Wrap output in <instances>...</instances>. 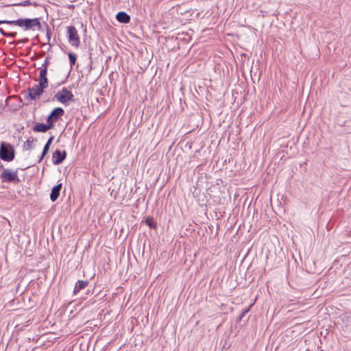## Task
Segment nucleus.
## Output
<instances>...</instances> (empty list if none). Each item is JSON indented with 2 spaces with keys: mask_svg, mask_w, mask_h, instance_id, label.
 <instances>
[{
  "mask_svg": "<svg viewBox=\"0 0 351 351\" xmlns=\"http://www.w3.org/2000/svg\"><path fill=\"white\" fill-rule=\"evenodd\" d=\"M52 128H53V127L49 123H47L46 124L38 123H36L33 127V130L35 132H46Z\"/></svg>",
  "mask_w": 351,
  "mask_h": 351,
  "instance_id": "9",
  "label": "nucleus"
},
{
  "mask_svg": "<svg viewBox=\"0 0 351 351\" xmlns=\"http://www.w3.org/2000/svg\"><path fill=\"white\" fill-rule=\"evenodd\" d=\"M145 222L150 228L156 229L157 223L154 219L153 217H149L146 218Z\"/></svg>",
  "mask_w": 351,
  "mask_h": 351,
  "instance_id": "14",
  "label": "nucleus"
},
{
  "mask_svg": "<svg viewBox=\"0 0 351 351\" xmlns=\"http://www.w3.org/2000/svg\"><path fill=\"white\" fill-rule=\"evenodd\" d=\"M28 41V38H25L24 40L20 41V43H27Z\"/></svg>",
  "mask_w": 351,
  "mask_h": 351,
  "instance_id": "24",
  "label": "nucleus"
},
{
  "mask_svg": "<svg viewBox=\"0 0 351 351\" xmlns=\"http://www.w3.org/2000/svg\"><path fill=\"white\" fill-rule=\"evenodd\" d=\"M66 153L65 151L61 152L60 150H56L52 156L53 164L58 165L61 164L66 158Z\"/></svg>",
  "mask_w": 351,
  "mask_h": 351,
  "instance_id": "8",
  "label": "nucleus"
},
{
  "mask_svg": "<svg viewBox=\"0 0 351 351\" xmlns=\"http://www.w3.org/2000/svg\"><path fill=\"white\" fill-rule=\"evenodd\" d=\"M47 35H49V34L47 33ZM48 39L49 40L50 39V37L49 36H48Z\"/></svg>",
  "mask_w": 351,
  "mask_h": 351,
  "instance_id": "25",
  "label": "nucleus"
},
{
  "mask_svg": "<svg viewBox=\"0 0 351 351\" xmlns=\"http://www.w3.org/2000/svg\"><path fill=\"white\" fill-rule=\"evenodd\" d=\"M117 20L122 23H128L130 21V16L125 12H119L116 15Z\"/></svg>",
  "mask_w": 351,
  "mask_h": 351,
  "instance_id": "11",
  "label": "nucleus"
},
{
  "mask_svg": "<svg viewBox=\"0 0 351 351\" xmlns=\"http://www.w3.org/2000/svg\"><path fill=\"white\" fill-rule=\"evenodd\" d=\"M49 64V58H46L45 60V62L44 63L42 64V67H45V68H48V65Z\"/></svg>",
  "mask_w": 351,
  "mask_h": 351,
  "instance_id": "22",
  "label": "nucleus"
},
{
  "mask_svg": "<svg viewBox=\"0 0 351 351\" xmlns=\"http://www.w3.org/2000/svg\"><path fill=\"white\" fill-rule=\"evenodd\" d=\"M45 88L38 84H35L32 88H28V97L32 100H36L40 98L43 93Z\"/></svg>",
  "mask_w": 351,
  "mask_h": 351,
  "instance_id": "6",
  "label": "nucleus"
},
{
  "mask_svg": "<svg viewBox=\"0 0 351 351\" xmlns=\"http://www.w3.org/2000/svg\"><path fill=\"white\" fill-rule=\"evenodd\" d=\"M7 24L16 25L24 29V19H19L15 21H8Z\"/></svg>",
  "mask_w": 351,
  "mask_h": 351,
  "instance_id": "15",
  "label": "nucleus"
},
{
  "mask_svg": "<svg viewBox=\"0 0 351 351\" xmlns=\"http://www.w3.org/2000/svg\"><path fill=\"white\" fill-rule=\"evenodd\" d=\"M54 99L60 103L67 106L69 102L74 101V95L71 90L64 87L61 90L55 94Z\"/></svg>",
  "mask_w": 351,
  "mask_h": 351,
  "instance_id": "2",
  "label": "nucleus"
},
{
  "mask_svg": "<svg viewBox=\"0 0 351 351\" xmlns=\"http://www.w3.org/2000/svg\"><path fill=\"white\" fill-rule=\"evenodd\" d=\"M53 140V136H51L49 138V140L47 141V142L46 143V144L45 145L42 154L39 158L38 162H40L43 160V158L45 157V156L47 154L49 147H50Z\"/></svg>",
  "mask_w": 351,
  "mask_h": 351,
  "instance_id": "13",
  "label": "nucleus"
},
{
  "mask_svg": "<svg viewBox=\"0 0 351 351\" xmlns=\"http://www.w3.org/2000/svg\"><path fill=\"white\" fill-rule=\"evenodd\" d=\"M68 56H69V58L70 64L72 66L73 65H74L75 64L77 56L73 53H69L68 54Z\"/></svg>",
  "mask_w": 351,
  "mask_h": 351,
  "instance_id": "18",
  "label": "nucleus"
},
{
  "mask_svg": "<svg viewBox=\"0 0 351 351\" xmlns=\"http://www.w3.org/2000/svg\"><path fill=\"white\" fill-rule=\"evenodd\" d=\"M40 27L41 25L38 18L24 19V30H34L36 28L40 29Z\"/></svg>",
  "mask_w": 351,
  "mask_h": 351,
  "instance_id": "7",
  "label": "nucleus"
},
{
  "mask_svg": "<svg viewBox=\"0 0 351 351\" xmlns=\"http://www.w3.org/2000/svg\"><path fill=\"white\" fill-rule=\"evenodd\" d=\"M62 189V184H58L52 188L50 199L52 202H55L60 195V191Z\"/></svg>",
  "mask_w": 351,
  "mask_h": 351,
  "instance_id": "10",
  "label": "nucleus"
},
{
  "mask_svg": "<svg viewBox=\"0 0 351 351\" xmlns=\"http://www.w3.org/2000/svg\"><path fill=\"white\" fill-rule=\"evenodd\" d=\"M252 306V304H251L248 308H247L244 311H243L242 313L238 317L239 321H241L243 319V317L250 311Z\"/></svg>",
  "mask_w": 351,
  "mask_h": 351,
  "instance_id": "19",
  "label": "nucleus"
},
{
  "mask_svg": "<svg viewBox=\"0 0 351 351\" xmlns=\"http://www.w3.org/2000/svg\"><path fill=\"white\" fill-rule=\"evenodd\" d=\"M38 82V85L41 86L45 89L48 87V79L47 77L39 75Z\"/></svg>",
  "mask_w": 351,
  "mask_h": 351,
  "instance_id": "16",
  "label": "nucleus"
},
{
  "mask_svg": "<svg viewBox=\"0 0 351 351\" xmlns=\"http://www.w3.org/2000/svg\"><path fill=\"white\" fill-rule=\"evenodd\" d=\"M64 110L60 107L54 108L47 118V123H49L51 126L54 127V123L64 115Z\"/></svg>",
  "mask_w": 351,
  "mask_h": 351,
  "instance_id": "5",
  "label": "nucleus"
},
{
  "mask_svg": "<svg viewBox=\"0 0 351 351\" xmlns=\"http://www.w3.org/2000/svg\"><path fill=\"white\" fill-rule=\"evenodd\" d=\"M0 33L1 35L8 38H15L17 35L16 32H5L2 28H0Z\"/></svg>",
  "mask_w": 351,
  "mask_h": 351,
  "instance_id": "17",
  "label": "nucleus"
},
{
  "mask_svg": "<svg viewBox=\"0 0 351 351\" xmlns=\"http://www.w3.org/2000/svg\"><path fill=\"white\" fill-rule=\"evenodd\" d=\"M7 23H8V21H5V20L1 21L0 20V25H1V24H7Z\"/></svg>",
  "mask_w": 351,
  "mask_h": 351,
  "instance_id": "23",
  "label": "nucleus"
},
{
  "mask_svg": "<svg viewBox=\"0 0 351 351\" xmlns=\"http://www.w3.org/2000/svg\"><path fill=\"white\" fill-rule=\"evenodd\" d=\"M14 149L12 145L2 142L0 146V158L10 162L14 160Z\"/></svg>",
  "mask_w": 351,
  "mask_h": 351,
  "instance_id": "1",
  "label": "nucleus"
},
{
  "mask_svg": "<svg viewBox=\"0 0 351 351\" xmlns=\"http://www.w3.org/2000/svg\"><path fill=\"white\" fill-rule=\"evenodd\" d=\"M47 69L45 67L40 68V76H45L47 77Z\"/></svg>",
  "mask_w": 351,
  "mask_h": 351,
  "instance_id": "21",
  "label": "nucleus"
},
{
  "mask_svg": "<svg viewBox=\"0 0 351 351\" xmlns=\"http://www.w3.org/2000/svg\"><path fill=\"white\" fill-rule=\"evenodd\" d=\"M32 141H30V140H27L24 143H23V148L25 149H30L32 148Z\"/></svg>",
  "mask_w": 351,
  "mask_h": 351,
  "instance_id": "20",
  "label": "nucleus"
},
{
  "mask_svg": "<svg viewBox=\"0 0 351 351\" xmlns=\"http://www.w3.org/2000/svg\"><path fill=\"white\" fill-rule=\"evenodd\" d=\"M1 178L2 182H13L19 183V179L18 177L17 171H12L10 169H3L1 173Z\"/></svg>",
  "mask_w": 351,
  "mask_h": 351,
  "instance_id": "4",
  "label": "nucleus"
},
{
  "mask_svg": "<svg viewBox=\"0 0 351 351\" xmlns=\"http://www.w3.org/2000/svg\"><path fill=\"white\" fill-rule=\"evenodd\" d=\"M88 285V280H78L75 285L73 293L76 295L81 290L85 289Z\"/></svg>",
  "mask_w": 351,
  "mask_h": 351,
  "instance_id": "12",
  "label": "nucleus"
},
{
  "mask_svg": "<svg viewBox=\"0 0 351 351\" xmlns=\"http://www.w3.org/2000/svg\"><path fill=\"white\" fill-rule=\"evenodd\" d=\"M66 33L69 44L76 48L79 47L80 38L75 27L73 25L68 26L66 27Z\"/></svg>",
  "mask_w": 351,
  "mask_h": 351,
  "instance_id": "3",
  "label": "nucleus"
}]
</instances>
